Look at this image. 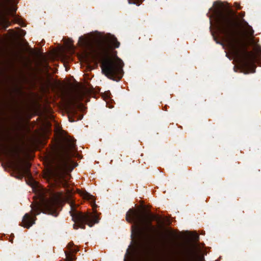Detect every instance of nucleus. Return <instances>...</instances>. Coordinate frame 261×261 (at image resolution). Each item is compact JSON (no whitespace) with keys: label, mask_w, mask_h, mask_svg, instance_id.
Segmentation results:
<instances>
[{"label":"nucleus","mask_w":261,"mask_h":261,"mask_svg":"<svg viewBox=\"0 0 261 261\" xmlns=\"http://www.w3.org/2000/svg\"><path fill=\"white\" fill-rule=\"evenodd\" d=\"M217 3L220 5L214 12V20L222 40L211 31V27L210 28L216 43L222 45L223 49H261L259 38L254 36V31L247 21L242 18V21L246 27L244 31H241L237 12L232 11L231 5L228 3L225 6L216 1L213 5Z\"/></svg>","instance_id":"1"},{"label":"nucleus","mask_w":261,"mask_h":261,"mask_svg":"<svg viewBox=\"0 0 261 261\" xmlns=\"http://www.w3.org/2000/svg\"><path fill=\"white\" fill-rule=\"evenodd\" d=\"M56 48L51 46L47 49H116L120 42L117 37L110 33L97 30L84 34L79 37L75 47L71 38L63 37L61 43H58Z\"/></svg>","instance_id":"2"},{"label":"nucleus","mask_w":261,"mask_h":261,"mask_svg":"<svg viewBox=\"0 0 261 261\" xmlns=\"http://www.w3.org/2000/svg\"><path fill=\"white\" fill-rule=\"evenodd\" d=\"M75 148V141L70 137L65 138L56 149L48 169L50 177L63 180V186H67L66 179L63 176L77 166L70 159V152Z\"/></svg>","instance_id":"3"},{"label":"nucleus","mask_w":261,"mask_h":261,"mask_svg":"<svg viewBox=\"0 0 261 261\" xmlns=\"http://www.w3.org/2000/svg\"><path fill=\"white\" fill-rule=\"evenodd\" d=\"M110 50H90L85 53L89 61L97 63L101 62L102 73L109 79L118 81L123 76L122 61L119 58L115 51Z\"/></svg>","instance_id":"4"},{"label":"nucleus","mask_w":261,"mask_h":261,"mask_svg":"<svg viewBox=\"0 0 261 261\" xmlns=\"http://www.w3.org/2000/svg\"><path fill=\"white\" fill-rule=\"evenodd\" d=\"M70 197L69 194L63 195L59 193L49 199L41 198L39 202L32 204L31 214H25L22 221V226L25 228H30L35 223L36 216L41 212L57 216V207L63 202L69 201Z\"/></svg>","instance_id":"5"},{"label":"nucleus","mask_w":261,"mask_h":261,"mask_svg":"<svg viewBox=\"0 0 261 261\" xmlns=\"http://www.w3.org/2000/svg\"><path fill=\"white\" fill-rule=\"evenodd\" d=\"M261 50H229L226 56L233 60L243 69L245 73L255 72V63H261Z\"/></svg>","instance_id":"6"},{"label":"nucleus","mask_w":261,"mask_h":261,"mask_svg":"<svg viewBox=\"0 0 261 261\" xmlns=\"http://www.w3.org/2000/svg\"><path fill=\"white\" fill-rule=\"evenodd\" d=\"M153 219L154 216L149 214H143L134 209H129L126 214V221L133 223L132 233L136 236L141 235L145 232L154 231L155 228L151 223Z\"/></svg>","instance_id":"7"},{"label":"nucleus","mask_w":261,"mask_h":261,"mask_svg":"<svg viewBox=\"0 0 261 261\" xmlns=\"http://www.w3.org/2000/svg\"><path fill=\"white\" fill-rule=\"evenodd\" d=\"M69 203L71 207L70 213L72 220L75 222V224L73 225V227L75 229H77L79 228L84 229L85 228V224L92 227L94 224L98 222V216L95 212L93 213H82L75 211L73 207V204L71 202H69Z\"/></svg>","instance_id":"8"},{"label":"nucleus","mask_w":261,"mask_h":261,"mask_svg":"<svg viewBox=\"0 0 261 261\" xmlns=\"http://www.w3.org/2000/svg\"><path fill=\"white\" fill-rule=\"evenodd\" d=\"M9 27V21L6 15L0 12V30H6ZM5 43V38L0 35V49H22V38L18 39L15 48H4L2 46Z\"/></svg>","instance_id":"9"},{"label":"nucleus","mask_w":261,"mask_h":261,"mask_svg":"<svg viewBox=\"0 0 261 261\" xmlns=\"http://www.w3.org/2000/svg\"><path fill=\"white\" fill-rule=\"evenodd\" d=\"M30 165L28 163L22 165L20 163H15L14 165V169L18 174V178H21L26 176L29 177L30 173L29 171Z\"/></svg>","instance_id":"10"},{"label":"nucleus","mask_w":261,"mask_h":261,"mask_svg":"<svg viewBox=\"0 0 261 261\" xmlns=\"http://www.w3.org/2000/svg\"><path fill=\"white\" fill-rule=\"evenodd\" d=\"M85 92L80 91L69 96L67 99V102L72 106L76 105L79 101L82 100Z\"/></svg>","instance_id":"11"},{"label":"nucleus","mask_w":261,"mask_h":261,"mask_svg":"<svg viewBox=\"0 0 261 261\" xmlns=\"http://www.w3.org/2000/svg\"><path fill=\"white\" fill-rule=\"evenodd\" d=\"M67 247L69 250V252H65L66 259L67 261H73L75 258V256L73 253L78 251V249L76 247L73 246V244L72 243H69L67 245Z\"/></svg>","instance_id":"12"},{"label":"nucleus","mask_w":261,"mask_h":261,"mask_svg":"<svg viewBox=\"0 0 261 261\" xmlns=\"http://www.w3.org/2000/svg\"><path fill=\"white\" fill-rule=\"evenodd\" d=\"M184 261H201L198 259L196 253L192 250L188 251L185 255Z\"/></svg>","instance_id":"13"},{"label":"nucleus","mask_w":261,"mask_h":261,"mask_svg":"<svg viewBox=\"0 0 261 261\" xmlns=\"http://www.w3.org/2000/svg\"><path fill=\"white\" fill-rule=\"evenodd\" d=\"M19 149L17 147H13L9 149V154L11 158L19 160L20 159Z\"/></svg>","instance_id":"14"},{"label":"nucleus","mask_w":261,"mask_h":261,"mask_svg":"<svg viewBox=\"0 0 261 261\" xmlns=\"http://www.w3.org/2000/svg\"><path fill=\"white\" fill-rule=\"evenodd\" d=\"M81 195L84 199L89 200L91 202L92 206L94 207V205H95V199L92 195L87 192H82L81 193Z\"/></svg>","instance_id":"15"},{"label":"nucleus","mask_w":261,"mask_h":261,"mask_svg":"<svg viewBox=\"0 0 261 261\" xmlns=\"http://www.w3.org/2000/svg\"><path fill=\"white\" fill-rule=\"evenodd\" d=\"M144 1V0H128V2L129 4H134L139 6Z\"/></svg>","instance_id":"16"},{"label":"nucleus","mask_w":261,"mask_h":261,"mask_svg":"<svg viewBox=\"0 0 261 261\" xmlns=\"http://www.w3.org/2000/svg\"><path fill=\"white\" fill-rule=\"evenodd\" d=\"M45 41L44 39H42L40 42H38V45L39 47H41L45 44Z\"/></svg>","instance_id":"17"},{"label":"nucleus","mask_w":261,"mask_h":261,"mask_svg":"<svg viewBox=\"0 0 261 261\" xmlns=\"http://www.w3.org/2000/svg\"><path fill=\"white\" fill-rule=\"evenodd\" d=\"M234 7L238 9V10H241L242 9V7L240 5V4L237 3V2H235L234 3Z\"/></svg>","instance_id":"18"},{"label":"nucleus","mask_w":261,"mask_h":261,"mask_svg":"<svg viewBox=\"0 0 261 261\" xmlns=\"http://www.w3.org/2000/svg\"><path fill=\"white\" fill-rule=\"evenodd\" d=\"M212 10H213V8H210L208 12L206 14L207 16L208 17L210 18V22L211 21L212 16L210 14V12L212 11Z\"/></svg>","instance_id":"19"},{"label":"nucleus","mask_w":261,"mask_h":261,"mask_svg":"<svg viewBox=\"0 0 261 261\" xmlns=\"http://www.w3.org/2000/svg\"><path fill=\"white\" fill-rule=\"evenodd\" d=\"M245 12L244 11H242L241 12V17L243 18L245 16Z\"/></svg>","instance_id":"20"},{"label":"nucleus","mask_w":261,"mask_h":261,"mask_svg":"<svg viewBox=\"0 0 261 261\" xmlns=\"http://www.w3.org/2000/svg\"><path fill=\"white\" fill-rule=\"evenodd\" d=\"M69 120L71 122H73V121H75V120L74 119H72L70 116H69Z\"/></svg>","instance_id":"21"},{"label":"nucleus","mask_w":261,"mask_h":261,"mask_svg":"<svg viewBox=\"0 0 261 261\" xmlns=\"http://www.w3.org/2000/svg\"><path fill=\"white\" fill-rule=\"evenodd\" d=\"M82 117L80 116H79V117L77 118L76 120H79L81 119H82Z\"/></svg>","instance_id":"22"}]
</instances>
